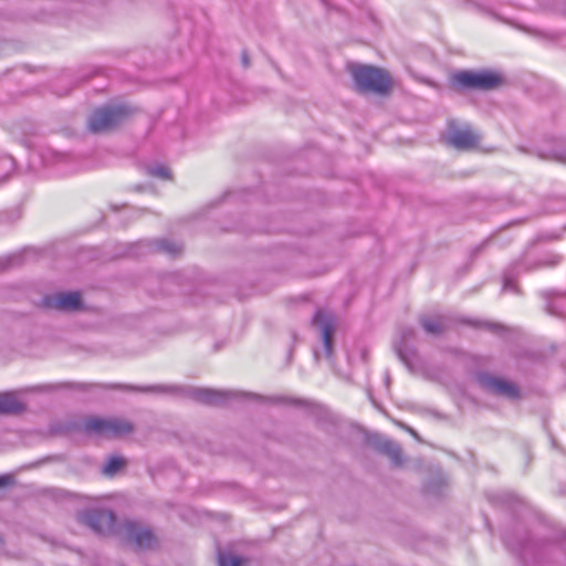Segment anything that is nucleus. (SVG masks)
Wrapping results in <instances>:
<instances>
[{
	"instance_id": "obj_2",
	"label": "nucleus",
	"mask_w": 566,
	"mask_h": 566,
	"mask_svg": "<svg viewBox=\"0 0 566 566\" xmlns=\"http://www.w3.org/2000/svg\"><path fill=\"white\" fill-rule=\"evenodd\" d=\"M82 430L101 438H120L133 432L134 426L122 418L88 417L82 422Z\"/></svg>"
},
{
	"instance_id": "obj_18",
	"label": "nucleus",
	"mask_w": 566,
	"mask_h": 566,
	"mask_svg": "<svg viewBox=\"0 0 566 566\" xmlns=\"http://www.w3.org/2000/svg\"><path fill=\"white\" fill-rule=\"evenodd\" d=\"M124 389L132 390L135 392H142V394H150V395H163L167 394L174 390L172 387H166L163 385H154V386H130V385H123L120 386Z\"/></svg>"
},
{
	"instance_id": "obj_21",
	"label": "nucleus",
	"mask_w": 566,
	"mask_h": 566,
	"mask_svg": "<svg viewBox=\"0 0 566 566\" xmlns=\"http://www.w3.org/2000/svg\"><path fill=\"white\" fill-rule=\"evenodd\" d=\"M218 564L219 566H242L243 559L231 554L220 553Z\"/></svg>"
},
{
	"instance_id": "obj_16",
	"label": "nucleus",
	"mask_w": 566,
	"mask_h": 566,
	"mask_svg": "<svg viewBox=\"0 0 566 566\" xmlns=\"http://www.w3.org/2000/svg\"><path fill=\"white\" fill-rule=\"evenodd\" d=\"M145 171L148 176L159 180H172V170L164 163L154 161L145 165Z\"/></svg>"
},
{
	"instance_id": "obj_22",
	"label": "nucleus",
	"mask_w": 566,
	"mask_h": 566,
	"mask_svg": "<svg viewBox=\"0 0 566 566\" xmlns=\"http://www.w3.org/2000/svg\"><path fill=\"white\" fill-rule=\"evenodd\" d=\"M443 479L441 476H438L434 481H431L426 485V490L429 493H440V489L443 485Z\"/></svg>"
},
{
	"instance_id": "obj_19",
	"label": "nucleus",
	"mask_w": 566,
	"mask_h": 566,
	"mask_svg": "<svg viewBox=\"0 0 566 566\" xmlns=\"http://www.w3.org/2000/svg\"><path fill=\"white\" fill-rule=\"evenodd\" d=\"M126 464V461L122 457H112L105 463L102 469V472L106 476L115 475L120 469H123Z\"/></svg>"
},
{
	"instance_id": "obj_5",
	"label": "nucleus",
	"mask_w": 566,
	"mask_h": 566,
	"mask_svg": "<svg viewBox=\"0 0 566 566\" xmlns=\"http://www.w3.org/2000/svg\"><path fill=\"white\" fill-rule=\"evenodd\" d=\"M127 115L128 108L124 105L99 107L88 117V129L93 133L106 132L123 123Z\"/></svg>"
},
{
	"instance_id": "obj_24",
	"label": "nucleus",
	"mask_w": 566,
	"mask_h": 566,
	"mask_svg": "<svg viewBox=\"0 0 566 566\" xmlns=\"http://www.w3.org/2000/svg\"><path fill=\"white\" fill-rule=\"evenodd\" d=\"M538 156L544 159L562 160V155L556 150H553L548 155H544V154L539 153Z\"/></svg>"
},
{
	"instance_id": "obj_10",
	"label": "nucleus",
	"mask_w": 566,
	"mask_h": 566,
	"mask_svg": "<svg viewBox=\"0 0 566 566\" xmlns=\"http://www.w3.org/2000/svg\"><path fill=\"white\" fill-rule=\"evenodd\" d=\"M313 325L319 329L325 355L329 358L333 354L335 317L329 312L318 310L313 317Z\"/></svg>"
},
{
	"instance_id": "obj_12",
	"label": "nucleus",
	"mask_w": 566,
	"mask_h": 566,
	"mask_svg": "<svg viewBox=\"0 0 566 566\" xmlns=\"http://www.w3.org/2000/svg\"><path fill=\"white\" fill-rule=\"evenodd\" d=\"M480 138L472 130L452 129L449 134L448 142L457 149H470L478 145Z\"/></svg>"
},
{
	"instance_id": "obj_14",
	"label": "nucleus",
	"mask_w": 566,
	"mask_h": 566,
	"mask_svg": "<svg viewBox=\"0 0 566 566\" xmlns=\"http://www.w3.org/2000/svg\"><path fill=\"white\" fill-rule=\"evenodd\" d=\"M420 324L427 334L437 336L442 334L447 329L449 325V319L447 316L442 315L433 317L423 316L420 319Z\"/></svg>"
},
{
	"instance_id": "obj_23",
	"label": "nucleus",
	"mask_w": 566,
	"mask_h": 566,
	"mask_svg": "<svg viewBox=\"0 0 566 566\" xmlns=\"http://www.w3.org/2000/svg\"><path fill=\"white\" fill-rule=\"evenodd\" d=\"M18 259V256H9L4 260H0V270L11 266Z\"/></svg>"
},
{
	"instance_id": "obj_15",
	"label": "nucleus",
	"mask_w": 566,
	"mask_h": 566,
	"mask_svg": "<svg viewBox=\"0 0 566 566\" xmlns=\"http://www.w3.org/2000/svg\"><path fill=\"white\" fill-rule=\"evenodd\" d=\"M24 409V405L13 394H0V413L17 415Z\"/></svg>"
},
{
	"instance_id": "obj_25",
	"label": "nucleus",
	"mask_w": 566,
	"mask_h": 566,
	"mask_svg": "<svg viewBox=\"0 0 566 566\" xmlns=\"http://www.w3.org/2000/svg\"><path fill=\"white\" fill-rule=\"evenodd\" d=\"M556 263H558V258L557 256H555L554 260H549V261L546 260V259L545 260H541V261H538V263L536 264L535 268L545 266V265H554Z\"/></svg>"
},
{
	"instance_id": "obj_31",
	"label": "nucleus",
	"mask_w": 566,
	"mask_h": 566,
	"mask_svg": "<svg viewBox=\"0 0 566 566\" xmlns=\"http://www.w3.org/2000/svg\"><path fill=\"white\" fill-rule=\"evenodd\" d=\"M543 296H544V297H548V296H549V292H544V293H543Z\"/></svg>"
},
{
	"instance_id": "obj_26",
	"label": "nucleus",
	"mask_w": 566,
	"mask_h": 566,
	"mask_svg": "<svg viewBox=\"0 0 566 566\" xmlns=\"http://www.w3.org/2000/svg\"><path fill=\"white\" fill-rule=\"evenodd\" d=\"M12 482L11 475H0V488L9 485Z\"/></svg>"
},
{
	"instance_id": "obj_1",
	"label": "nucleus",
	"mask_w": 566,
	"mask_h": 566,
	"mask_svg": "<svg viewBox=\"0 0 566 566\" xmlns=\"http://www.w3.org/2000/svg\"><path fill=\"white\" fill-rule=\"evenodd\" d=\"M115 536L134 551H150L158 545V538L149 526L130 518L118 523Z\"/></svg>"
},
{
	"instance_id": "obj_28",
	"label": "nucleus",
	"mask_w": 566,
	"mask_h": 566,
	"mask_svg": "<svg viewBox=\"0 0 566 566\" xmlns=\"http://www.w3.org/2000/svg\"><path fill=\"white\" fill-rule=\"evenodd\" d=\"M546 311H547L549 314H552V315H557V314H558V313H557V311L555 310V307L553 306V304H552V303H547V305H546Z\"/></svg>"
},
{
	"instance_id": "obj_11",
	"label": "nucleus",
	"mask_w": 566,
	"mask_h": 566,
	"mask_svg": "<svg viewBox=\"0 0 566 566\" xmlns=\"http://www.w3.org/2000/svg\"><path fill=\"white\" fill-rule=\"evenodd\" d=\"M145 252H157L174 259L177 254V245L175 241L170 239L139 241L132 245L129 254L139 255Z\"/></svg>"
},
{
	"instance_id": "obj_20",
	"label": "nucleus",
	"mask_w": 566,
	"mask_h": 566,
	"mask_svg": "<svg viewBox=\"0 0 566 566\" xmlns=\"http://www.w3.org/2000/svg\"><path fill=\"white\" fill-rule=\"evenodd\" d=\"M522 268V264H516L514 269L506 271L503 274V290L504 291H513L516 292V285H515V273H518L520 269Z\"/></svg>"
},
{
	"instance_id": "obj_29",
	"label": "nucleus",
	"mask_w": 566,
	"mask_h": 566,
	"mask_svg": "<svg viewBox=\"0 0 566 566\" xmlns=\"http://www.w3.org/2000/svg\"><path fill=\"white\" fill-rule=\"evenodd\" d=\"M241 57H242V63H243V65H244L245 67H247V66H249L250 61H249V57H248L247 52H243Z\"/></svg>"
},
{
	"instance_id": "obj_3",
	"label": "nucleus",
	"mask_w": 566,
	"mask_h": 566,
	"mask_svg": "<svg viewBox=\"0 0 566 566\" xmlns=\"http://www.w3.org/2000/svg\"><path fill=\"white\" fill-rule=\"evenodd\" d=\"M352 75L359 92L385 94L390 88V77L385 71L369 65H355Z\"/></svg>"
},
{
	"instance_id": "obj_8",
	"label": "nucleus",
	"mask_w": 566,
	"mask_h": 566,
	"mask_svg": "<svg viewBox=\"0 0 566 566\" xmlns=\"http://www.w3.org/2000/svg\"><path fill=\"white\" fill-rule=\"evenodd\" d=\"M478 382L481 388L493 395L510 399H516L520 396V389L515 384L490 374L478 375Z\"/></svg>"
},
{
	"instance_id": "obj_7",
	"label": "nucleus",
	"mask_w": 566,
	"mask_h": 566,
	"mask_svg": "<svg viewBox=\"0 0 566 566\" xmlns=\"http://www.w3.org/2000/svg\"><path fill=\"white\" fill-rule=\"evenodd\" d=\"M455 82L468 88L492 90L501 83L499 74L490 71H462L454 76Z\"/></svg>"
},
{
	"instance_id": "obj_13",
	"label": "nucleus",
	"mask_w": 566,
	"mask_h": 566,
	"mask_svg": "<svg viewBox=\"0 0 566 566\" xmlns=\"http://www.w3.org/2000/svg\"><path fill=\"white\" fill-rule=\"evenodd\" d=\"M375 447L379 452L388 455L395 465L402 464V450L397 442L388 438L380 437L375 441Z\"/></svg>"
},
{
	"instance_id": "obj_17",
	"label": "nucleus",
	"mask_w": 566,
	"mask_h": 566,
	"mask_svg": "<svg viewBox=\"0 0 566 566\" xmlns=\"http://www.w3.org/2000/svg\"><path fill=\"white\" fill-rule=\"evenodd\" d=\"M413 337V331L411 328H405L401 332V339L395 343V349L399 356V358L409 364V353H408V339Z\"/></svg>"
},
{
	"instance_id": "obj_6",
	"label": "nucleus",
	"mask_w": 566,
	"mask_h": 566,
	"mask_svg": "<svg viewBox=\"0 0 566 566\" xmlns=\"http://www.w3.org/2000/svg\"><path fill=\"white\" fill-rule=\"evenodd\" d=\"M245 395L247 394L234 390H216L209 388L179 386V397L187 396L198 402L207 405H223L232 399H238Z\"/></svg>"
},
{
	"instance_id": "obj_9",
	"label": "nucleus",
	"mask_w": 566,
	"mask_h": 566,
	"mask_svg": "<svg viewBox=\"0 0 566 566\" xmlns=\"http://www.w3.org/2000/svg\"><path fill=\"white\" fill-rule=\"evenodd\" d=\"M43 306L62 312L77 311L82 306L78 292H59L43 297Z\"/></svg>"
},
{
	"instance_id": "obj_30",
	"label": "nucleus",
	"mask_w": 566,
	"mask_h": 566,
	"mask_svg": "<svg viewBox=\"0 0 566 566\" xmlns=\"http://www.w3.org/2000/svg\"><path fill=\"white\" fill-rule=\"evenodd\" d=\"M504 543H505V545L511 546L509 538L506 536L504 537Z\"/></svg>"
},
{
	"instance_id": "obj_4",
	"label": "nucleus",
	"mask_w": 566,
	"mask_h": 566,
	"mask_svg": "<svg viewBox=\"0 0 566 566\" xmlns=\"http://www.w3.org/2000/svg\"><path fill=\"white\" fill-rule=\"evenodd\" d=\"M77 521L101 536H115L118 525L115 513L101 507H90L80 511L77 513Z\"/></svg>"
},
{
	"instance_id": "obj_27",
	"label": "nucleus",
	"mask_w": 566,
	"mask_h": 566,
	"mask_svg": "<svg viewBox=\"0 0 566 566\" xmlns=\"http://www.w3.org/2000/svg\"><path fill=\"white\" fill-rule=\"evenodd\" d=\"M485 326L493 332H499L503 328L501 325L494 323H485Z\"/></svg>"
}]
</instances>
